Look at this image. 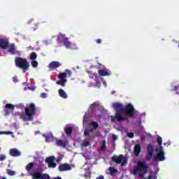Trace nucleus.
Segmentation results:
<instances>
[{"mask_svg":"<svg viewBox=\"0 0 179 179\" xmlns=\"http://www.w3.org/2000/svg\"><path fill=\"white\" fill-rule=\"evenodd\" d=\"M178 88H179V84L178 85L174 86L173 90L177 91V90H178Z\"/></svg>","mask_w":179,"mask_h":179,"instance_id":"46","label":"nucleus"},{"mask_svg":"<svg viewBox=\"0 0 179 179\" xmlns=\"http://www.w3.org/2000/svg\"><path fill=\"white\" fill-rule=\"evenodd\" d=\"M67 80H59L57 81V85H59L60 86H62V87H65V84L66 83Z\"/></svg>","mask_w":179,"mask_h":179,"instance_id":"25","label":"nucleus"},{"mask_svg":"<svg viewBox=\"0 0 179 179\" xmlns=\"http://www.w3.org/2000/svg\"><path fill=\"white\" fill-rule=\"evenodd\" d=\"M56 145L59 148H66V143L62 139L57 140Z\"/></svg>","mask_w":179,"mask_h":179,"instance_id":"19","label":"nucleus"},{"mask_svg":"<svg viewBox=\"0 0 179 179\" xmlns=\"http://www.w3.org/2000/svg\"><path fill=\"white\" fill-rule=\"evenodd\" d=\"M141 145L136 144L134 149V153L135 156L138 157L139 156V155H141Z\"/></svg>","mask_w":179,"mask_h":179,"instance_id":"16","label":"nucleus"},{"mask_svg":"<svg viewBox=\"0 0 179 179\" xmlns=\"http://www.w3.org/2000/svg\"><path fill=\"white\" fill-rule=\"evenodd\" d=\"M13 82H14L15 83H17V82H19V80L17 79V77H13Z\"/></svg>","mask_w":179,"mask_h":179,"instance_id":"41","label":"nucleus"},{"mask_svg":"<svg viewBox=\"0 0 179 179\" xmlns=\"http://www.w3.org/2000/svg\"><path fill=\"white\" fill-rule=\"evenodd\" d=\"M43 136H44V138H45L46 142H50V138H52V134H48V135H43Z\"/></svg>","mask_w":179,"mask_h":179,"instance_id":"30","label":"nucleus"},{"mask_svg":"<svg viewBox=\"0 0 179 179\" xmlns=\"http://www.w3.org/2000/svg\"><path fill=\"white\" fill-rule=\"evenodd\" d=\"M8 45H9V40L5 38H0V48H2V50H6Z\"/></svg>","mask_w":179,"mask_h":179,"instance_id":"11","label":"nucleus"},{"mask_svg":"<svg viewBox=\"0 0 179 179\" xmlns=\"http://www.w3.org/2000/svg\"><path fill=\"white\" fill-rule=\"evenodd\" d=\"M90 129H86V130H85V131H84V134H85V136H89V135H90Z\"/></svg>","mask_w":179,"mask_h":179,"instance_id":"39","label":"nucleus"},{"mask_svg":"<svg viewBox=\"0 0 179 179\" xmlns=\"http://www.w3.org/2000/svg\"><path fill=\"white\" fill-rule=\"evenodd\" d=\"M50 175H48V173H42L41 176V179H50Z\"/></svg>","mask_w":179,"mask_h":179,"instance_id":"29","label":"nucleus"},{"mask_svg":"<svg viewBox=\"0 0 179 179\" xmlns=\"http://www.w3.org/2000/svg\"><path fill=\"white\" fill-rule=\"evenodd\" d=\"M113 108L116 112L117 121L118 122H122V121H127L128 117H134L135 115V108L131 103L127 104L124 107L121 103H113Z\"/></svg>","mask_w":179,"mask_h":179,"instance_id":"1","label":"nucleus"},{"mask_svg":"<svg viewBox=\"0 0 179 179\" xmlns=\"http://www.w3.org/2000/svg\"><path fill=\"white\" fill-rule=\"evenodd\" d=\"M98 65H99V71H98V73L99 75V76H110V75H111V71H109L108 69H104V66L102 65L100 63H98Z\"/></svg>","mask_w":179,"mask_h":179,"instance_id":"8","label":"nucleus"},{"mask_svg":"<svg viewBox=\"0 0 179 179\" xmlns=\"http://www.w3.org/2000/svg\"><path fill=\"white\" fill-rule=\"evenodd\" d=\"M59 170L60 171H69L72 170V167L69 164H62L59 166Z\"/></svg>","mask_w":179,"mask_h":179,"instance_id":"12","label":"nucleus"},{"mask_svg":"<svg viewBox=\"0 0 179 179\" xmlns=\"http://www.w3.org/2000/svg\"><path fill=\"white\" fill-rule=\"evenodd\" d=\"M34 166V163L30 162L29 164H28L27 165V166H26V170H27V171H31V170L33 169Z\"/></svg>","mask_w":179,"mask_h":179,"instance_id":"26","label":"nucleus"},{"mask_svg":"<svg viewBox=\"0 0 179 179\" xmlns=\"http://www.w3.org/2000/svg\"><path fill=\"white\" fill-rule=\"evenodd\" d=\"M157 141L159 146H162V145L163 143V139L162 138V137L158 136Z\"/></svg>","mask_w":179,"mask_h":179,"instance_id":"33","label":"nucleus"},{"mask_svg":"<svg viewBox=\"0 0 179 179\" xmlns=\"http://www.w3.org/2000/svg\"><path fill=\"white\" fill-rule=\"evenodd\" d=\"M31 65L33 68H37V66H38V62L36 60H32Z\"/></svg>","mask_w":179,"mask_h":179,"instance_id":"28","label":"nucleus"},{"mask_svg":"<svg viewBox=\"0 0 179 179\" xmlns=\"http://www.w3.org/2000/svg\"><path fill=\"white\" fill-rule=\"evenodd\" d=\"M29 58L31 61H36L37 59V53L32 52L29 55Z\"/></svg>","mask_w":179,"mask_h":179,"instance_id":"23","label":"nucleus"},{"mask_svg":"<svg viewBox=\"0 0 179 179\" xmlns=\"http://www.w3.org/2000/svg\"><path fill=\"white\" fill-rule=\"evenodd\" d=\"M105 149H106V143H103V145L101 147V150H104Z\"/></svg>","mask_w":179,"mask_h":179,"instance_id":"44","label":"nucleus"},{"mask_svg":"<svg viewBox=\"0 0 179 179\" xmlns=\"http://www.w3.org/2000/svg\"><path fill=\"white\" fill-rule=\"evenodd\" d=\"M16 108L20 110H23V108H24V105L23 103H19L16 105Z\"/></svg>","mask_w":179,"mask_h":179,"instance_id":"35","label":"nucleus"},{"mask_svg":"<svg viewBox=\"0 0 179 179\" xmlns=\"http://www.w3.org/2000/svg\"><path fill=\"white\" fill-rule=\"evenodd\" d=\"M116 117H117V115L115 117L112 116V119H111L112 122H114L115 120H117Z\"/></svg>","mask_w":179,"mask_h":179,"instance_id":"47","label":"nucleus"},{"mask_svg":"<svg viewBox=\"0 0 179 179\" xmlns=\"http://www.w3.org/2000/svg\"><path fill=\"white\" fill-rule=\"evenodd\" d=\"M64 131L67 135H71L72 134V132H73V127L67 125L64 128Z\"/></svg>","mask_w":179,"mask_h":179,"instance_id":"18","label":"nucleus"},{"mask_svg":"<svg viewBox=\"0 0 179 179\" xmlns=\"http://www.w3.org/2000/svg\"><path fill=\"white\" fill-rule=\"evenodd\" d=\"M96 179H104V176H99L98 178H96Z\"/></svg>","mask_w":179,"mask_h":179,"instance_id":"49","label":"nucleus"},{"mask_svg":"<svg viewBox=\"0 0 179 179\" xmlns=\"http://www.w3.org/2000/svg\"><path fill=\"white\" fill-rule=\"evenodd\" d=\"M60 37L62 38L63 43H64V45H65V47L66 48H69V50H77L78 48L76 47V44L71 43L69 41V38H66V36H65L64 34L60 35Z\"/></svg>","mask_w":179,"mask_h":179,"instance_id":"6","label":"nucleus"},{"mask_svg":"<svg viewBox=\"0 0 179 179\" xmlns=\"http://www.w3.org/2000/svg\"><path fill=\"white\" fill-rule=\"evenodd\" d=\"M66 73H67L69 76H71V75H72V72H71V71L68 69L66 70Z\"/></svg>","mask_w":179,"mask_h":179,"instance_id":"43","label":"nucleus"},{"mask_svg":"<svg viewBox=\"0 0 179 179\" xmlns=\"http://www.w3.org/2000/svg\"><path fill=\"white\" fill-rule=\"evenodd\" d=\"M176 94H178V92H176Z\"/></svg>","mask_w":179,"mask_h":179,"instance_id":"52","label":"nucleus"},{"mask_svg":"<svg viewBox=\"0 0 179 179\" xmlns=\"http://www.w3.org/2000/svg\"><path fill=\"white\" fill-rule=\"evenodd\" d=\"M6 159V156L3 155H0V162H3Z\"/></svg>","mask_w":179,"mask_h":179,"instance_id":"38","label":"nucleus"},{"mask_svg":"<svg viewBox=\"0 0 179 179\" xmlns=\"http://www.w3.org/2000/svg\"><path fill=\"white\" fill-rule=\"evenodd\" d=\"M111 160L116 164H121L122 166H127V164L128 163V158L124 157L123 155L119 156L113 155Z\"/></svg>","mask_w":179,"mask_h":179,"instance_id":"4","label":"nucleus"},{"mask_svg":"<svg viewBox=\"0 0 179 179\" xmlns=\"http://www.w3.org/2000/svg\"><path fill=\"white\" fill-rule=\"evenodd\" d=\"M127 136H129V138H134V136H135V134H134V133L131 132L127 134Z\"/></svg>","mask_w":179,"mask_h":179,"instance_id":"42","label":"nucleus"},{"mask_svg":"<svg viewBox=\"0 0 179 179\" xmlns=\"http://www.w3.org/2000/svg\"><path fill=\"white\" fill-rule=\"evenodd\" d=\"M41 97H42V99H45L47 98V94L45 92H43L41 94Z\"/></svg>","mask_w":179,"mask_h":179,"instance_id":"40","label":"nucleus"},{"mask_svg":"<svg viewBox=\"0 0 179 179\" xmlns=\"http://www.w3.org/2000/svg\"><path fill=\"white\" fill-rule=\"evenodd\" d=\"M53 179H62V178L61 177H59V176H57L56 178H54Z\"/></svg>","mask_w":179,"mask_h":179,"instance_id":"50","label":"nucleus"},{"mask_svg":"<svg viewBox=\"0 0 179 179\" xmlns=\"http://www.w3.org/2000/svg\"><path fill=\"white\" fill-rule=\"evenodd\" d=\"M15 66L20 68V69H22L24 73H26V71L30 69V64H29V62L23 57H16L15 59Z\"/></svg>","mask_w":179,"mask_h":179,"instance_id":"3","label":"nucleus"},{"mask_svg":"<svg viewBox=\"0 0 179 179\" xmlns=\"http://www.w3.org/2000/svg\"><path fill=\"white\" fill-rule=\"evenodd\" d=\"M109 173L110 176H114V174H115L116 173H118V170L117 169H115L114 167H110Z\"/></svg>","mask_w":179,"mask_h":179,"instance_id":"24","label":"nucleus"},{"mask_svg":"<svg viewBox=\"0 0 179 179\" xmlns=\"http://www.w3.org/2000/svg\"><path fill=\"white\" fill-rule=\"evenodd\" d=\"M90 125H92L95 129H97L99 128V123L96 122H91Z\"/></svg>","mask_w":179,"mask_h":179,"instance_id":"32","label":"nucleus"},{"mask_svg":"<svg viewBox=\"0 0 179 179\" xmlns=\"http://www.w3.org/2000/svg\"><path fill=\"white\" fill-rule=\"evenodd\" d=\"M7 174H8V176H15V174H16V172L10 169H7Z\"/></svg>","mask_w":179,"mask_h":179,"instance_id":"34","label":"nucleus"},{"mask_svg":"<svg viewBox=\"0 0 179 179\" xmlns=\"http://www.w3.org/2000/svg\"><path fill=\"white\" fill-rule=\"evenodd\" d=\"M88 76L90 79H93V78H97L99 75L97 73H94L93 71H88Z\"/></svg>","mask_w":179,"mask_h":179,"instance_id":"22","label":"nucleus"},{"mask_svg":"<svg viewBox=\"0 0 179 179\" xmlns=\"http://www.w3.org/2000/svg\"><path fill=\"white\" fill-rule=\"evenodd\" d=\"M59 40H61V38H60V37H58V38H57V41H59Z\"/></svg>","mask_w":179,"mask_h":179,"instance_id":"51","label":"nucleus"},{"mask_svg":"<svg viewBox=\"0 0 179 179\" xmlns=\"http://www.w3.org/2000/svg\"><path fill=\"white\" fill-rule=\"evenodd\" d=\"M89 145H90V142H89V141L87 140L84 141L82 143V146H83L84 148H87Z\"/></svg>","mask_w":179,"mask_h":179,"instance_id":"31","label":"nucleus"},{"mask_svg":"<svg viewBox=\"0 0 179 179\" xmlns=\"http://www.w3.org/2000/svg\"><path fill=\"white\" fill-rule=\"evenodd\" d=\"M43 173L41 171H36L34 173H31V176H32V179H41V176Z\"/></svg>","mask_w":179,"mask_h":179,"instance_id":"20","label":"nucleus"},{"mask_svg":"<svg viewBox=\"0 0 179 179\" xmlns=\"http://www.w3.org/2000/svg\"><path fill=\"white\" fill-rule=\"evenodd\" d=\"M97 106V103L96 102H94L90 106V110H92L93 111V110L94 109V106Z\"/></svg>","mask_w":179,"mask_h":179,"instance_id":"37","label":"nucleus"},{"mask_svg":"<svg viewBox=\"0 0 179 179\" xmlns=\"http://www.w3.org/2000/svg\"><path fill=\"white\" fill-rule=\"evenodd\" d=\"M112 138H113V141H117V136H115V134H113Z\"/></svg>","mask_w":179,"mask_h":179,"instance_id":"48","label":"nucleus"},{"mask_svg":"<svg viewBox=\"0 0 179 179\" xmlns=\"http://www.w3.org/2000/svg\"><path fill=\"white\" fill-rule=\"evenodd\" d=\"M58 93L60 96V97H62V99H68V95L66 94V92L64 91L62 89H59L58 91Z\"/></svg>","mask_w":179,"mask_h":179,"instance_id":"21","label":"nucleus"},{"mask_svg":"<svg viewBox=\"0 0 179 179\" xmlns=\"http://www.w3.org/2000/svg\"><path fill=\"white\" fill-rule=\"evenodd\" d=\"M96 44H101V39H96L95 40Z\"/></svg>","mask_w":179,"mask_h":179,"instance_id":"45","label":"nucleus"},{"mask_svg":"<svg viewBox=\"0 0 179 179\" xmlns=\"http://www.w3.org/2000/svg\"><path fill=\"white\" fill-rule=\"evenodd\" d=\"M15 106L12 103H6L5 106L4 113L5 115H9L10 113H13Z\"/></svg>","mask_w":179,"mask_h":179,"instance_id":"10","label":"nucleus"},{"mask_svg":"<svg viewBox=\"0 0 179 179\" xmlns=\"http://www.w3.org/2000/svg\"><path fill=\"white\" fill-rule=\"evenodd\" d=\"M24 111L19 114L20 120L26 121H33L34 115H36V105L33 103L27 105Z\"/></svg>","mask_w":179,"mask_h":179,"instance_id":"2","label":"nucleus"},{"mask_svg":"<svg viewBox=\"0 0 179 179\" xmlns=\"http://www.w3.org/2000/svg\"><path fill=\"white\" fill-rule=\"evenodd\" d=\"M153 153H155V148L151 144L147 145V154L145 155V160L147 162H150L153 157Z\"/></svg>","mask_w":179,"mask_h":179,"instance_id":"7","label":"nucleus"},{"mask_svg":"<svg viewBox=\"0 0 179 179\" xmlns=\"http://www.w3.org/2000/svg\"><path fill=\"white\" fill-rule=\"evenodd\" d=\"M0 150H1V148H0Z\"/></svg>","mask_w":179,"mask_h":179,"instance_id":"53","label":"nucleus"},{"mask_svg":"<svg viewBox=\"0 0 179 179\" xmlns=\"http://www.w3.org/2000/svg\"><path fill=\"white\" fill-rule=\"evenodd\" d=\"M10 156H12L13 157H17L20 156L21 152L20 151L17 150L16 148H12L9 151Z\"/></svg>","mask_w":179,"mask_h":179,"instance_id":"14","label":"nucleus"},{"mask_svg":"<svg viewBox=\"0 0 179 179\" xmlns=\"http://www.w3.org/2000/svg\"><path fill=\"white\" fill-rule=\"evenodd\" d=\"M155 152H157V155L153 157L154 162H164V160H166L163 146H159L158 148H156Z\"/></svg>","mask_w":179,"mask_h":179,"instance_id":"5","label":"nucleus"},{"mask_svg":"<svg viewBox=\"0 0 179 179\" xmlns=\"http://www.w3.org/2000/svg\"><path fill=\"white\" fill-rule=\"evenodd\" d=\"M3 134H6V135H12V131H0V135H3Z\"/></svg>","mask_w":179,"mask_h":179,"instance_id":"36","label":"nucleus"},{"mask_svg":"<svg viewBox=\"0 0 179 179\" xmlns=\"http://www.w3.org/2000/svg\"><path fill=\"white\" fill-rule=\"evenodd\" d=\"M45 163L48 164V166L50 169H55L57 167V163H55V156H50L48 157L45 159Z\"/></svg>","mask_w":179,"mask_h":179,"instance_id":"9","label":"nucleus"},{"mask_svg":"<svg viewBox=\"0 0 179 179\" xmlns=\"http://www.w3.org/2000/svg\"><path fill=\"white\" fill-rule=\"evenodd\" d=\"M29 24H30V28L32 29V30H37V27H38V24L34 21V20H30L29 22Z\"/></svg>","mask_w":179,"mask_h":179,"instance_id":"17","label":"nucleus"},{"mask_svg":"<svg viewBox=\"0 0 179 179\" xmlns=\"http://www.w3.org/2000/svg\"><path fill=\"white\" fill-rule=\"evenodd\" d=\"M8 52H10L13 55L16 54V46H15V43L8 44Z\"/></svg>","mask_w":179,"mask_h":179,"instance_id":"15","label":"nucleus"},{"mask_svg":"<svg viewBox=\"0 0 179 179\" xmlns=\"http://www.w3.org/2000/svg\"><path fill=\"white\" fill-rule=\"evenodd\" d=\"M68 76V74L66 73H61L58 75L59 79H65Z\"/></svg>","mask_w":179,"mask_h":179,"instance_id":"27","label":"nucleus"},{"mask_svg":"<svg viewBox=\"0 0 179 179\" xmlns=\"http://www.w3.org/2000/svg\"><path fill=\"white\" fill-rule=\"evenodd\" d=\"M61 65H62L61 63H59V62L54 61L49 64L48 69L54 71V69H57V68H59Z\"/></svg>","mask_w":179,"mask_h":179,"instance_id":"13","label":"nucleus"}]
</instances>
